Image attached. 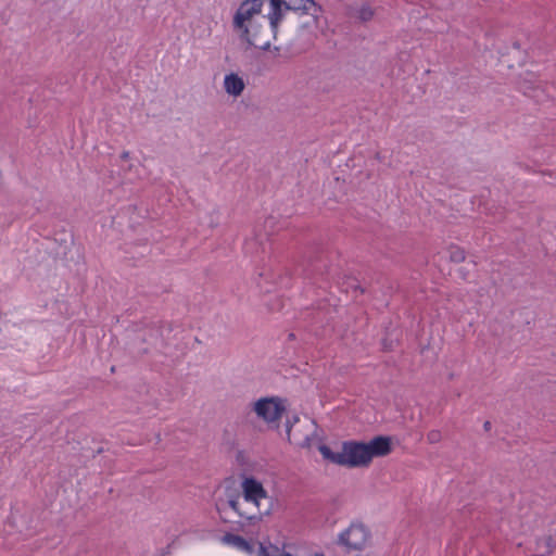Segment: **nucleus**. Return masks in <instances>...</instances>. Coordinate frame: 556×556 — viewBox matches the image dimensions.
Returning a JSON list of instances; mask_svg holds the SVG:
<instances>
[{
    "mask_svg": "<svg viewBox=\"0 0 556 556\" xmlns=\"http://www.w3.org/2000/svg\"><path fill=\"white\" fill-rule=\"evenodd\" d=\"M242 502L240 496L231 497L229 506L241 517L248 520H260L268 515L271 507V498L267 495L261 482L254 478H245L242 482Z\"/></svg>",
    "mask_w": 556,
    "mask_h": 556,
    "instance_id": "1",
    "label": "nucleus"
},
{
    "mask_svg": "<svg viewBox=\"0 0 556 556\" xmlns=\"http://www.w3.org/2000/svg\"><path fill=\"white\" fill-rule=\"evenodd\" d=\"M269 12L267 18L273 33H277L280 21L288 11L307 15L308 18L301 24L304 29L318 28L321 7L314 0H268Z\"/></svg>",
    "mask_w": 556,
    "mask_h": 556,
    "instance_id": "2",
    "label": "nucleus"
},
{
    "mask_svg": "<svg viewBox=\"0 0 556 556\" xmlns=\"http://www.w3.org/2000/svg\"><path fill=\"white\" fill-rule=\"evenodd\" d=\"M349 468L367 467L372 458L383 457L391 453V439L389 437H375L368 443L357 441L343 442Z\"/></svg>",
    "mask_w": 556,
    "mask_h": 556,
    "instance_id": "3",
    "label": "nucleus"
},
{
    "mask_svg": "<svg viewBox=\"0 0 556 556\" xmlns=\"http://www.w3.org/2000/svg\"><path fill=\"white\" fill-rule=\"evenodd\" d=\"M316 424L314 420H300L294 417L293 421L287 420L286 432L290 443L298 447L307 448L312 445V439L316 433Z\"/></svg>",
    "mask_w": 556,
    "mask_h": 556,
    "instance_id": "4",
    "label": "nucleus"
},
{
    "mask_svg": "<svg viewBox=\"0 0 556 556\" xmlns=\"http://www.w3.org/2000/svg\"><path fill=\"white\" fill-rule=\"evenodd\" d=\"M239 37L242 41L247 42L248 48L254 47L261 50H268L271 43V38L276 37L277 33H273L271 27H262L250 23L248 26L237 29Z\"/></svg>",
    "mask_w": 556,
    "mask_h": 556,
    "instance_id": "5",
    "label": "nucleus"
},
{
    "mask_svg": "<svg viewBox=\"0 0 556 556\" xmlns=\"http://www.w3.org/2000/svg\"><path fill=\"white\" fill-rule=\"evenodd\" d=\"M370 536V531L364 525L352 523L340 533L338 543L348 551H362L368 545Z\"/></svg>",
    "mask_w": 556,
    "mask_h": 556,
    "instance_id": "6",
    "label": "nucleus"
},
{
    "mask_svg": "<svg viewBox=\"0 0 556 556\" xmlns=\"http://www.w3.org/2000/svg\"><path fill=\"white\" fill-rule=\"evenodd\" d=\"M257 417L266 422L279 420L286 412L285 401L280 397H262L253 404Z\"/></svg>",
    "mask_w": 556,
    "mask_h": 556,
    "instance_id": "7",
    "label": "nucleus"
},
{
    "mask_svg": "<svg viewBox=\"0 0 556 556\" xmlns=\"http://www.w3.org/2000/svg\"><path fill=\"white\" fill-rule=\"evenodd\" d=\"M263 2L264 0L243 1L233 16V29L237 30L243 28L252 23L251 18L261 12Z\"/></svg>",
    "mask_w": 556,
    "mask_h": 556,
    "instance_id": "8",
    "label": "nucleus"
},
{
    "mask_svg": "<svg viewBox=\"0 0 556 556\" xmlns=\"http://www.w3.org/2000/svg\"><path fill=\"white\" fill-rule=\"evenodd\" d=\"M245 84L243 79L235 73L228 74L224 79L225 91L232 96L239 97L244 90Z\"/></svg>",
    "mask_w": 556,
    "mask_h": 556,
    "instance_id": "9",
    "label": "nucleus"
},
{
    "mask_svg": "<svg viewBox=\"0 0 556 556\" xmlns=\"http://www.w3.org/2000/svg\"><path fill=\"white\" fill-rule=\"evenodd\" d=\"M319 452L323 455V457L329 460L330 463L348 467L346 455L345 451H343V447L341 448L340 452H333L329 446L321 444L319 446Z\"/></svg>",
    "mask_w": 556,
    "mask_h": 556,
    "instance_id": "10",
    "label": "nucleus"
},
{
    "mask_svg": "<svg viewBox=\"0 0 556 556\" xmlns=\"http://www.w3.org/2000/svg\"><path fill=\"white\" fill-rule=\"evenodd\" d=\"M222 541L226 544L232 545L238 549L245 551L248 553H252L253 551L252 545L245 539L237 534L226 533L223 536Z\"/></svg>",
    "mask_w": 556,
    "mask_h": 556,
    "instance_id": "11",
    "label": "nucleus"
},
{
    "mask_svg": "<svg viewBox=\"0 0 556 556\" xmlns=\"http://www.w3.org/2000/svg\"><path fill=\"white\" fill-rule=\"evenodd\" d=\"M349 14L362 23H367L375 16V10L369 4H363L359 8H351Z\"/></svg>",
    "mask_w": 556,
    "mask_h": 556,
    "instance_id": "12",
    "label": "nucleus"
},
{
    "mask_svg": "<svg viewBox=\"0 0 556 556\" xmlns=\"http://www.w3.org/2000/svg\"><path fill=\"white\" fill-rule=\"evenodd\" d=\"M554 542L552 536H544L536 541L535 556H548L554 551Z\"/></svg>",
    "mask_w": 556,
    "mask_h": 556,
    "instance_id": "13",
    "label": "nucleus"
},
{
    "mask_svg": "<svg viewBox=\"0 0 556 556\" xmlns=\"http://www.w3.org/2000/svg\"><path fill=\"white\" fill-rule=\"evenodd\" d=\"M465 251L458 247H451L450 260L454 263H460L465 260Z\"/></svg>",
    "mask_w": 556,
    "mask_h": 556,
    "instance_id": "14",
    "label": "nucleus"
},
{
    "mask_svg": "<svg viewBox=\"0 0 556 556\" xmlns=\"http://www.w3.org/2000/svg\"><path fill=\"white\" fill-rule=\"evenodd\" d=\"M427 440L430 444L438 443L442 440V434L439 430H431L427 434Z\"/></svg>",
    "mask_w": 556,
    "mask_h": 556,
    "instance_id": "15",
    "label": "nucleus"
},
{
    "mask_svg": "<svg viewBox=\"0 0 556 556\" xmlns=\"http://www.w3.org/2000/svg\"><path fill=\"white\" fill-rule=\"evenodd\" d=\"M349 287L357 290L359 289V285L357 283V281L355 279H353L350 283H349Z\"/></svg>",
    "mask_w": 556,
    "mask_h": 556,
    "instance_id": "16",
    "label": "nucleus"
},
{
    "mask_svg": "<svg viewBox=\"0 0 556 556\" xmlns=\"http://www.w3.org/2000/svg\"><path fill=\"white\" fill-rule=\"evenodd\" d=\"M128 157H129V152H127V151H124V152L121 154V159H122V160H124V161L128 160Z\"/></svg>",
    "mask_w": 556,
    "mask_h": 556,
    "instance_id": "17",
    "label": "nucleus"
},
{
    "mask_svg": "<svg viewBox=\"0 0 556 556\" xmlns=\"http://www.w3.org/2000/svg\"><path fill=\"white\" fill-rule=\"evenodd\" d=\"M261 555L262 556H269L267 551H266V548L263 545H261Z\"/></svg>",
    "mask_w": 556,
    "mask_h": 556,
    "instance_id": "18",
    "label": "nucleus"
},
{
    "mask_svg": "<svg viewBox=\"0 0 556 556\" xmlns=\"http://www.w3.org/2000/svg\"><path fill=\"white\" fill-rule=\"evenodd\" d=\"M483 428L489 431L491 429V422L490 421H485L484 425H483Z\"/></svg>",
    "mask_w": 556,
    "mask_h": 556,
    "instance_id": "19",
    "label": "nucleus"
},
{
    "mask_svg": "<svg viewBox=\"0 0 556 556\" xmlns=\"http://www.w3.org/2000/svg\"><path fill=\"white\" fill-rule=\"evenodd\" d=\"M315 556H325L324 554H316Z\"/></svg>",
    "mask_w": 556,
    "mask_h": 556,
    "instance_id": "20",
    "label": "nucleus"
}]
</instances>
